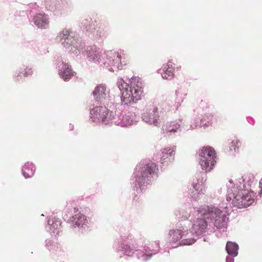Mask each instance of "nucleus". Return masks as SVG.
<instances>
[{"mask_svg": "<svg viewBox=\"0 0 262 262\" xmlns=\"http://www.w3.org/2000/svg\"><path fill=\"white\" fill-rule=\"evenodd\" d=\"M197 211L196 217L192 222V234L200 235L207 230L211 231L215 227L226 228L228 214L225 208L221 210L214 206H201Z\"/></svg>", "mask_w": 262, "mask_h": 262, "instance_id": "obj_1", "label": "nucleus"}, {"mask_svg": "<svg viewBox=\"0 0 262 262\" xmlns=\"http://www.w3.org/2000/svg\"><path fill=\"white\" fill-rule=\"evenodd\" d=\"M247 177H243L234 183L230 180L227 185V201H232V204L238 208H246L254 202L255 194L249 191L250 182L249 180L246 182Z\"/></svg>", "mask_w": 262, "mask_h": 262, "instance_id": "obj_2", "label": "nucleus"}, {"mask_svg": "<svg viewBox=\"0 0 262 262\" xmlns=\"http://www.w3.org/2000/svg\"><path fill=\"white\" fill-rule=\"evenodd\" d=\"M84 54L79 56L80 58L85 55L88 60L95 63L103 64L106 67H114L117 69H121L125 65V54L124 51L119 49L117 51H107L103 52L102 50L96 46L85 47L84 44Z\"/></svg>", "mask_w": 262, "mask_h": 262, "instance_id": "obj_3", "label": "nucleus"}, {"mask_svg": "<svg viewBox=\"0 0 262 262\" xmlns=\"http://www.w3.org/2000/svg\"><path fill=\"white\" fill-rule=\"evenodd\" d=\"M129 240H132L131 236H128L127 237L121 236L118 243L114 244V248L117 252L128 256H133L135 252H137L136 255L138 258L143 261H146L159 251V241L152 243L151 247L145 245L143 247V251L138 249V246L131 244Z\"/></svg>", "mask_w": 262, "mask_h": 262, "instance_id": "obj_4", "label": "nucleus"}, {"mask_svg": "<svg viewBox=\"0 0 262 262\" xmlns=\"http://www.w3.org/2000/svg\"><path fill=\"white\" fill-rule=\"evenodd\" d=\"M117 86L121 93V103L127 105L136 103L141 99L143 93V83L139 77H132L129 80V84L125 82L123 78L118 79Z\"/></svg>", "mask_w": 262, "mask_h": 262, "instance_id": "obj_5", "label": "nucleus"}, {"mask_svg": "<svg viewBox=\"0 0 262 262\" xmlns=\"http://www.w3.org/2000/svg\"><path fill=\"white\" fill-rule=\"evenodd\" d=\"M158 170L157 165L152 162L139 163L134 173L136 185L143 189L152 183Z\"/></svg>", "mask_w": 262, "mask_h": 262, "instance_id": "obj_6", "label": "nucleus"}, {"mask_svg": "<svg viewBox=\"0 0 262 262\" xmlns=\"http://www.w3.org/2000/svg\"><path fill=\"white\" fill-rule=\"evenodd\" d=\"M56 39L66 49L77 56L83 55L84 43L80 41L75 36V33L70 30L63 29L60 31Z\"/></svg>", "mask_w": 262, "mask_h": 262, "instance_id": "obj_7", "label": "nucleus"}, {"mask_svg": "<svg viewBox=\"0 0 262 262\" xmlns=\"http://www.w3.org/2000/svg\"><path fill=\"white\" fill-rule=\"evenodd\" d=\"M216 154L213 148L210 146L204 147L199 150L200 164L203 170L210 171L216 163Z\"/></svg>", "mask_w": 262, "mask_h": 262, "instance_id": "obj_8", "label": "nucleus"}, {"mask_svg": "<svg viewBox=\"0 0 262 262\" xmlns=\"http://www.w3.org/2000/svg\"><path fill=\"white\" fill-rule=\"evenodd\" d=\"M113 112L105 106H96L90 111V117L92 122L107 124L112 122Z\"/></svg>", "mask_w": 262, "mask_h": 262, "instance_id": "obj_9", "label": "nucleus"}, {"mask_svg": "<svg viewBox=\"0 0 262 262\" xmlns=\"http://www.w3.org/2000/svg\"><path fill=\"white\" fill-rule=\"evenodd\" d=\"M142 119L146 123L158 127L160 126L162 122L158 108L154 106H150L142 113Z\"/></svg>", "mask_w": 262, "mask_h": 262, "instance_id": "obj_10", "label": "nucleus"}, {"mask_svg": "<svg viewBox=\"0 0 262 262\" xmlns=\"http://www.w3.org/2000/svg\"><path fill=\"white\" fill-rule=\"evenodd\" d=\"M55 64L59 77L64 81H69L74 76L75 72L72 69L71 66L61 57L57 58Z\"/></svg>", "mask_w": 262, "mask_h": 262, "instance_id": "obj_11", "label": "nucleus"}, {"mask_svg": "<svg viewBox=\"0 0 262 262\" xmlns=\"http://www.w3.org/2000/svg\"><path fill=\"white\" fill-rule=\"evenodd\" d=\"M94 99L98 102L108 105L112 97L110 95V89L106 85L100 84L96 86L93 92Z\"/></svg>", "mask_w": 262, "mask_h": 262, "instance_id": "obj_12", "label": "nucleus"}, {"mask_svg": "<svg viewBox=\"0 0 262 262\" xmlns=\"http://www.w3.org/2000/svg\"><path fill=\"white\" fill-rule=\"evenodd\" d=\"M115 115L113 114L112 122L122 127L128 126L135 124L136 122V116L134 113H128L124 115L120 114V110H116Z\"/></svg>", "mask_w": 262, "mask_h": 262, "instance_id": "obj_13", "label": "nucleus"}, {"mask_svg": "<svg viewBox=\"0 0 262 262\" xmlns=\"http://www.w3.org/2000/svg\"><path fill=\"white\" fill-rule=\"evenodd\" d=\"M68 221L72 228L77 227L81 230H85L88 227V221L86 216L77 210L75 211V214L68 219Z\"/></svg>", "mask_w": 262, "mask_h": 262, "instance_id": "obj_14", "label": "nucleus"}, {"mask_svg": "<svg viewBox=\"0 0 262 262\" xmlns=\"http://www.w3.org/2000/svg\"><path fill=\"white\" fill-rule=\"evenodd\" d=\"M189 130L188 126L184 124L182 126L177 122L173 121L168 123L162 126L163 134L166 136H170L180 131H186Z\"/></svg>", "mask_w": 262, "mask_h": 262, "instance_id": "obj_15", "label": "nucleus"}, {"mask_svg": "<svg viewBox=\"0 0 262 262\" xmlns=\"http://www.w3.org/2000/svg\"><path fill=\"white\" fill-rule=\"evenodd\" d=\"M158 73H160L162 78L167 79L171 80L174 76L175 68L174 64L170 61L163 66L162 69L158 70Z\"/></svg>", "mask_w": 262, "mask_h": 262, "instance_id": "obj_16", "label": "nucleus"}, {"mask_svg": "<svg viewBox=\"0 0 262 262\" xmlns=\"http://www.w3.org/2000/svg\"><path fill=\"white\" fill-rule=\"evenodd\" d=\"M175 148L167 147L163 149L160 154V162L163 165H167L174 159Z\"/></svg>", "mask_w": 262, "mask_h": 262, "instance_id": "obj_17", "label": "nucleus"}, {"mask_svg": "<svg viewBox=\"0 0 262 262\" xmlns=\"http://www.w3.org/2000/svg\"><path fill=\"white\" fill-rule=\"evenodd\" d=\"M61 223L60 220L56 217L49 219L48 221V226L46 230L53 236H56L60 231Z\"/></svg>", "mask_w": 262, "mask_h": 262, "instance_id": "obj_18", "label": "nucleus"}, {"mask_svg": "<svg viewBox=\"0 0 262 262\" xmlns=\"http://www.w3.org/2000/svg\"><path fill=\"white\" fill-rule=\"evenodd\" d=\"M206 179V174L204 172H201L197 174L196 181H194L192 186L195 191L199 193H204L205 191V182Z\"/></svg>", "mask_w": 262, "mask_h": 262, "instance_id": "obj_19", "label": "nucleus"}, {"mask_svg": "<svg viewBox=\"0 0 262 262\" xmlns=\"http://www.w3.org/2000/svg\"><path fill=\"white\" fill-rule=\"evenodd\" d=\"M188 233L187 228L183 226H177L176 229L169 231V235L171 237L170 241L173 243L178 242L185 234Z\"/></svg>", "mask_w": 262, "mask_h": 262, "instance_id": "obj_20", "label": "nucleus"}, {"mask_svg": "<svg viewBox=\"0 0 262 262\" xmlns=\"http://www.w3.org/2000/svg\"><path fill=\"white\" fill-rule=\"evenodd\" d=\"M33 21L36 26L39 28L46 29L49 25V19L45 13H38L33 17Z\"/></svg>", "mask_w": 262, "mask_h": 262, "instance_id": "obj_21", "label": "nucleus"}, {"mask_svg": "<svg viewBox=\"0 0 262 262\" xmlns=\"http://www.w3.org/2000/svg\"><path fill=\"white\" fill-rule=\"evenodd\" d=\"M35 166L30 162H27L22 167V172L25 178H29L32 177L35 171Z\"/></svg>", "mask_w": 262, "mask_h": 262, "instance_id": "obj_22", "label": "nucleus"}, {"mask_svg": "<svg viewBox=\"0 0 262 262\" xmlns=\"http://www.w3.org/2000/svg\"><path fill=\"white\" fill-rule=\"evenodd\" d=\"M104 29L100 27H90L88 35L93 39H98L104 36Z\"/></svg>", "mask_w": 262, "mask_h": 262, "instance_id": "obj_23", "label": "nucleus"}, {"mask_svg": "<svg viewBox=\"0 0 262 262\" xmlns=\"http://www.w3.org/2000/svg\"><path fill=\"white\" fill-rule=\"evenodd\" d=\"M238 248V245L235 242L229 241L226 244V250L229 255L237 256Z\"/></svg>", "mask_w": 262, "mask_h": 262, "instance_id": "obj_24", "label": "nucleus"}, {"mask_svg": "<svg viewBox=\"0 0 262 262\" xmlns=\"http://www.w3.org/2000/svg\"><path fill=\"white\" fill-rule=\"evenodd\" d=\"M59 5L58 0H49L46 3V7L48 10L54 12L58 8Z\"/></svg>", "mask_w": 262, "mask_h": 262, "instance_id": "obj_25", "label": "nucleus"}, {"mask_svg": "<svg viewBox=\"0 0 262 262\" xmlns=\"http://www.w3.org/2000/svg\"><path fill=\"white\" fill-rule=\"evenodd\" d=\"M33 74V70L32 68L26 67V68H21L18 73L17 76H21L24 75L25 77L31 75Z\"/></svg>", "mask_w": 262, "mask_h": 262, "instance_id": "obj_26", "label": "nucleus"}, {"mask_svg": "<svg viewBox=\"0 0 262 262\" xmlns=\"http://www.w3.org/2000/svg\"><path fill=\"white\" fill-rule=\"evenodd\" d=\"M212 117V116L211 115L204 116L200 120L201 124L204 125L209 126L211 123L210 122Z\"/></svg>", "mask_w": 262, "mask_h": 262, "instance_id": "obj_27", "label": "nucleus"}, {"mask_svg": "<svg viewBox=\"0 0 262 262\" xmlns=\"http://www.w3.org/2000/svg\"><path fill=\"white\" fill-rule=\"evenodd\" d=\"M196 239L192 238H184L179 242L180 245H190L194 243Z\"/></svg>", "mask_w": 262, "mask_h": 262, "instance_id": "obj_28", "label": "nucleus"}, {"mask_svg": "<svg viewBox=\"0 0 262 262\" xmlns=\"http://www.w3.org/2000/svg\"><path fill=\"white\" fill-rule=\"evenodd\" d=\"M93 22H91L90 20H89V19H85L84 20H83L81 23V24L85 27V29H86V30L87 31V33L89 32L90 31V27H91V28L93 27L92 26V23Z\"/></svg>", "mask_w": 262, "mask_h": 262, "instance_id": "obj_29", "label": "nucleus"}, {"mask_svg": "<svg viewBox=\"0 0 262 262\" xmlns=\"http://www.w3.org/2000/svg\"><path fill=\"white\" fill-rule=\"evenodd\" d=\"M239 144L240 142L239 141L237 140H233L230 143V150H234L235 151H236V148H238Z\"/></svg>", "mask_w": 262, "mask_h": 262, "instance_id": "obj_30", "label": "nucleus"}, {"mask_svg": "<svg viewBox=\"0 0 262 262\" xmlns=\"http://www.w3.org/2000/svg\"><path fill=\"white\" fill-rule=\"evenodd\" d=\"M202 193H199L198 191H195V189H194L190 192V195L194 200L196 201L199 199V195Z\"/></svg>", "mask_w": 262, "mask_h": 262, "instance_id": "obj_31", "label": "nucleus"}, {"mask_svg": "<svg viewBox=\"0 0 262 262\" xmlns=\"http://www.w3.org/2000/svg\"><path fill=\"white\" fill-rule=\"evenodd\" d=\"M176 95L177 96L176 99L179 101H183L184 97L182 96L183 94H182L179 90L176 91Z\"/></svg>", "mask_w": 262, "mask_h": 262, "instance_id": "obj_32", "label": "nucleus"}, {"mask_svg": "<svg viewBox=\"0 0 262 262\" xmlns=\"http://www.w3.org/2000/svg\"><path fill=\"white\" fill-rule=\"evenodd\" d=\"M193 122H194L193 123L191 124L189 127H188L189 129H193L195 128L199 125V119L198 118H195Z\"/></svg>", "mask_w": 262, "mask_h": 262, "instance_id": "obj_33", "label": "nucleus"}, {"mask_svg": "<svg viewBox=\"0 0 262 262\" xmlns=\"http://www.w3.org/2000/svg\"><path fill=\"white\" fill-rule=\"evenodd\" d=\"M235 256H232V255H228L227 257H226V262H234V258L235 257Z\"/></svg>", "mask_w": 262, "mask_h": 262, "instance_id": "obj_34", "label": "nucleus"}, {"mask_svg": "<svg viewBox=\"0 0 262 262\" xmlns=\"http://www.w3.org/2000/svg\"><path fill=\"white\" fill-rule=\"evenodd\" d=\"M188 216H189V212H185L184 214H183L182 215L181 218L182 219H187ZM179 217L180 218L181 216H180Z\"/></svg>", "mask_w": 262, "mask_h": 262, "instance_id": "obj_35", "label": "nucleus"}, {"mask_svg": "<svg viewBox=\"0 0 262 262\" xmlns=\"http://www.w3.org/2000/svg\"><path fill=\"white\" fill-rule=\"evenodd\" d=\"M259 185L261 188V189H262V179H261V180L259 182Z\"/></svg>", "mask_w": 262, "mask_h": 262, "instance_id": "obj_36", "label": "nucleus"}, {"mask_svg": "<svg viewBox=\"0 0 262 262\" xmlns=\"http://www.w3.org/2000/svg\"><path fill=\"white\" fill-rule=\"evenodd\" d=\"M110 71H114V69L112 68H111L110 69H109Z\"/></svg>", "mask_w": 262, "mask_h": 262, "instance_id": "obj_37", "label": "nucleus"}, {"mask_svg": "<svg viewBox=\"0 0 262 262\" xmlns=\"http://www.w3.org/2000/svg\"><path fill=\"white\" fill-rule=\"evenodd\" d=\"M63 217L64 218V220H67V219L68 218V217H66V215L64 216V217Z\"/></svg>", "mask_w": 262, "mask_h": 262, "instance_id": "obj_38", "label": "nucleus"}, {"mask_svg": "<svg viewBox=\"0 0 262 262\" xmlns=\"http://www.w3.org/2000/svg\"><path fill=\"white\" fill-rule=\"evenodd\" d=\"M46 245H47L48 241H47V240H46Z\"/></svg>", "mask_w": 262, "mask_h": 262, "instance_id": "obj_39", "label": "nucleus"}]
</instances>
